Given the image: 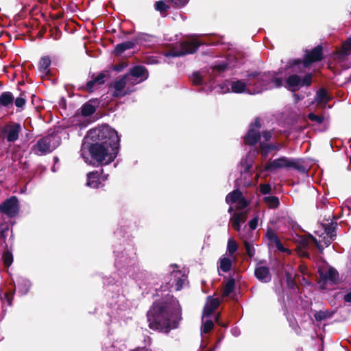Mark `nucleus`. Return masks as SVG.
I'll use <instances>...</instances> for the list:
<instances>
[{
    "mask_svg": "<svg viewBox=\"0 0 351 351\" xmlns=\"http://www.w3.org/2000/svg\"><path fill=\"white\" fill-rule=\"evenodd\" d=\"M315 101L318 104H326L328 101L327 92L324 89H320L316 93Z\"/></svg>",
    "mask_w": 351,
    "mask_h": 351,
    "instance_id": "obj_34",
    "label": "nucleus"
},
{
    "mask_svg": "<svg viewBox=\"0 0 351 351\" xmlns=\"http://www.w3.org/2000/svg\"><path fill=\"white\" fill-rule=\"evenodd\" d=\"M320 276L324 284L327 282L331 285L335 284L339 278L338 272L333 268H329L326 272H322Z\"/></svg>",
    "mask_w": 351,
    "mask_h": 351,
    "instance_id": "obj_25",
    "label": "nucleus"
},
{
    "mask_svg": "<svg viewBox=\"0 0 351 351\" xmlns=\"http://www.w3.org/2000/svg\"><path fill=\"white\" fill-rule=\"evenodd\" d=\"M308 119L317 123H322L324 121V117L315 114L314 113H309L308 115Z\"/></svg>",
    "mask_w": 351,
    "mask_h": 351,
    "instance_id": "obj_46",
    "label": "nucleus"
},
{
    "mask_svg": "<svg viewBox=\"0 0 351 351\" xmlns=\"http://www.w3.org/2000/svg\"><path fill=\"white\" fill-rule=\"evenodd\" d=\"M321 226H322L323 232L320 234H318L319 238H315L314 241L319 250L322 252L323 250L328 247L335 239V227L337 223H334V221H331L329 225L321 223Z\"/></svg>",
    "mask_w": 351,
    "mask_h": 351,
    "instance_id": "obj_7",
    "label": "nucleus"
},
{
    "mask_svg": "<svg viewBox=\"0 0 351 351\" xmlns=\"http://www.w3.org/2000/svg\"><path fill=\"white\" fill-rule=\"evenodd\" d=\"M226 69L227 64L222 62L208 69H202L194 72L191 77V80L195 85L203 86L202 90L206 93L216 90L215 92L217 93L225 94L231 91L230 82L225 81L215 86L214 78L224 72Z\"/></svg>",
    "mask_w": 351,
    "mask_h": 351,
    "instance_id": "obj_5",
    "label": "nucleus"
},
{
    "mask_svg": "<svg viewBox=\"0 0 351 351\" xmlns=\"http://www.w3.org/2000/svg\"><path fill=\"white\" fill-rule=\"evenodd\" d=\"M253 162V156L249 154L241 160V167L244 171L247 172L252 168Z\"/></svg>",
    "mask_w": 351,
    "mask_h": 351,
    "instance_id": "obj_33",
    "label": "nucleus"
},
{
    "mask_svg": "<svg viewBox=\"0 0 351 351\" xmlns=\"http://www.w3.org/2000/svg\"><path fill=\"white\" fill-rule=\"evenodd\" d=\"M105 77L106 75L103 73H99L96 77H93L92 80L86 83V89L90 92H93L95 89L98 88L104 84Z\"/></svg>",
    "mask_w": 351,
    "mask_h": 351,
    "instance_id": "obj_22",
    "label": "nucleus"
},
{
    "mask_svg": "<svg viewBox=\"0 0 351 351\" xmlns=\"http://www.w3.org/2000/svg\"><path fill=\"white\" fill-rule=\"evenodd\" d=\"M237 243L232 239H229L227 250L230 256H232L237 250Z\"/></svg>",
    "mask_w": 351,
    "mask_h": 351,
    "instance_id": "obj_42",
    "label": "nucleus"
},
{
    "mask_svg": "<svg viewBox=\"0 0 351 351\" xmlns=\"http://www.w3.org/2000/svg\"><path fill=\"white\" fill-rule=\"evenodd\" d=\"M135 351H152V350L148 348H143L137 349Z\"/></svg>",
    "mask_w": 351,
    "mask_h": 351,
    "instance_id": "obj_59",
    "label": "nucleus"
},
{
    "mask_svg": "<svg viewBox=\"0 0 351 351\" xmlns=\"http://www.w3.org/2000/svg\"><path fill=\"white\" fill-rule=\"evenodd\" d=\"M226 201L229 204H234L237 208L240 210H243L248 206V202L244 198L242 193L237 189L228 193Z\"/></svg>",
    "mask_w": 351,
    "mask_h": 351,
    "instance_id": "obj_17",
    "label": "nucleus"
},
{
    "mask_svg": "<svg viewBox=\"0 0 351 351\" xmlns=\"http://www.w3.org/2000/svg\"><path fill=\"white\" fill-rule=\"evenodd\" d=\"M16 281V285H15V287L17 289L18 293L20 295H26L32 287L31 282L28 279L22 276H19Z\"/></svg>",
    "mask_w": 351,
    "mask_h": 351,
    "instance_id": "obj_21",
    "label": "nucleus"
},
{
    "mask_svg": "<svg viewBox=\"0 0 351 351\" xmlns=\"http://www.w3.org/2000/svg\"><path fill=\"white\" fill-rule=\"evenodd\" d=\"M155 8L159 11L161 14L167 11L169 7L163 1H156L155 3Z\"/></svg>",
    "mask_w": 351,
    "mask_h": 351,
    "instance_id": "obj_44",
    "label": "nucleus"
},
{
    "mask_svg": "<svg viewBox=\"0 0 351 351\" xmlns=\"http://www.w3.org/2000/svg\"><path fill=\"white\" fill-rule=\"evenodd\" d=\"M151 329L168 333L178 327L182 320V309L173 296L165 301L156 302L147 314Z\"/></svg>",
    "mask_w": 351,
    "mask_h": 351,
    "instance_id": "obj_2",
    "label": "nucleus"
},
{
    "mask_svg": "<svg viewBox=\"0 0 351 351\" xmlns=\"http://www.w3.org/2000/svg\"><path fill=\"white\" fill-rule=\"evenodd\" d=\"M107 178H108V175H106H106H104V176L102 177V180H103V181H105V180L107 179Z\"/></svg>",
    "mask_w": 351,
    "mask_h": 351,
    "instance_id": "obj_60",
    "label": "nucleus"
},
{
    "mask_svg": "<svg viewBox=\"0 0 351 351\" xmlns=\"http://www.w3.org/2000/svg\"><path fill=\"white\" fill-rule=\"evenodd\" d=\"M110 88L112 90V95L114 97H122L134 91L133 88L128 85L124 76L114 81Z\"/></svg>",
    "mask_w": 351,
    "mask_h": 351,
    "instance_id": "obj_13",
    "label": "nucleus"
},
{
    "mask_svg": "<svg viewBox=\"0 0 351 351\" xmlns=\"http://www.w3.org/2000/svg\"><path fill=\"white\" fill-rule=\"evenodd\" d=\"M2 259L3 261V264L5 267H10L13 262V256L12 254L8 250L5 251L2 256Z\"/></svg>",
    "mask_w": 351,
    "mask_h": 351,
    "instance_id": "obj_41",
    "label": "nucleus"
},
{
    "mask_svg": "<svg viewBox=\"0 0 351 351\" xmlns=\"http://www.w3.org/2000/svg\"><path fill=\"white\" fill-rule=\"evenodd\" d=\"M283 77L274 71L252 72L247 78L230 82L231 92L237 94L255 95L282 86Z\"/></svg>",
    "mask_w": 351,
    "mask_h": 351,
    "instance_id": "obj_4",
    "label": "nucleus"
},
{
    "mask_svg": "<svg viewBox=\"0 0 351 351\" xmlns=\"http://www.w3.org/2000/svg\"><path fill=\"white\" fill-rule=\"evenodd\" d=\"M110 284H111L112 285H113V284L112 283V282H111V281H109V282H108V285H110Z\"/></svg>",
    "mask_w": 351,
    "mask_h": 351,
    "instance_id": "obj_62",
    "label": "nucleus"
},
{
    "mask_svg": "<svg viewBox=\"0 0 351 351\" xmlns=\"http://www.w3.org/2000/svg\"><path fill=\"white\" fill-rule=\"evenodd\" d=\"M171 276L173 277L172 286H174L176 291H180L183 288L184 283L186 280V276L179 270H173L171 272Z\"/></svg>",
    "mask_w": 351,
    "mask_h": 351,
    "instance_id": "obj_23",
    "label": "nucleus"
},
{
    "mask_svg": "<svg viewBox=\"0 0 351 351\" xmlns=\"http://www.w3.org/2000/svg\"><path fill=\"white\" fill-rule=\"evenodd\" d=\"M219 315L216 317V322H218V319H219Z\"/></svg>",
    "mask_w": 351,
    "mask_h": 351,
    "instance_id": "obj_63",
    "label": "nucleus"
},
{
    "mask_svg": "<svg viewBox=\"0 0 351 351\" xmlns=\"http://www.w3.org/2000/svg\"><path fill=\"white\" fill-rule=\"evenodd\" d=\"M281 168H293L303 173L306 171V168L299 160L289 159L285 156L274 160L266 166L265 169L271 171Z\"/></svg>",
    "mask_w": 351,
    "mask_h": 351,
    "instance_id": "obj_9",
    "label": "nucleus"
},
{
    "mask_svg": "<svg viewBox=\"0 0 351 351\" xmlns=\"http://www.w3.org/2000/svg\"><path fill=\"white\" fill-rule=\"evenodd\" d=\"M261 154L263 157L266 158L268 156V154L271 152L272 150L279 149V146L278 145H269L264 142H261L260 143Z\"/></svg>",
    "mask_w": 351,
    "mask_h": 351,
    "instance_id": "obj_32",
    "label": "nucleus"
},
{
    "mask_svg": "<svg viewBox=\"0 0 351 351\" xmlns=\"http://www.w3.org/2000/svg\"><path fill=\"white\" fill-rule=\"evenodd\" d=\"M119 141L117 131L108 125L91 129L84 137L80 155L88 164L93 159L101 165H108L117 156Z\"/></svg>",
    "mask_w": 351,
    "mask_h": 351,
    "instance_id": "obj_1",
    "label": "nucleus"
},
{
    "mask_svg": "<svg viewBox=\"0 0 351 351\" xmlns=\"http://www.w3.org/2000/svg\"><path fill=\"white\" fill-rule=\"evenodd\" d=\"M266 237L267 239L271 242L274 243L276 247L282 252H289V250L287 248H285L283 245L282 244L281 241L278 239L276 234L271 229L269 228L266 232Z\"/></svg>",
    "mask_w": 351,
    "mask_h": 351,
    "instance_id": "obj_24",
    "label": "nucleus"
},
{
    "mask_svg": "<svg viewBox=\"0 0 351 351\" xmlns=\"http://www.w3.org/2000/svg\"><path fill=\"white\" fill-rule=\"evenodd\" d=\"M115 255L114 266L118 273L114 274L113 280L117 275L121 278L119 282L116 280V283L119 285L123 282V278L128 276L136 280L138 283L140 288L143 289L144 286L151 285L152 280H154L152 276L147 271H138L136 273V250L133 244L127 243L124 245L120 244L117 249L114 250Z\"/></svg>",
    "mask_w": 351,
    "mask_h": 351,
    "instance_id": "obj_3",
    "label": "nucleus"
},
{
    "mask_svg": "<svg viewBox=\"0 0 351 351\" xmlns=\"http://www.w3.org/2000/svg\"><path fill=\"white\" fill-rule=\"evenodd\" d=\"M61 143V138L58 133L52 132L50 134L39 139L34 146V150L38 155H44L51 152Z\"/></svg>",
    "mask_w": 351,
    "mask_h": 351,
    "instance_id": "obj_6",
    "label": "nucleus"
},
{
    "mask_svg": "<svg viewBox=\"0 0 351 351\" xmlns=\"http://www.w3.org/2000/svg\"><path fill=\"white\" fill-rule=\"evenodd\" d=\"M9 226L10 224L8 221H4L0 224V235L2 237L5 238L7 237L8 232L9 231Z\"/></svg>",
    "mask_w": 351,
    "mask_h": 351,
    "instance_id": "obj_43",
    "label": "nucleus"
},
{
    "mask_svg": "<svg viewBox=\"0 0 351 351\" xmlns=\"http://www.w3.org/2000/svg\"><path fill=\"white\" fill-rule=\"evenodd\" d=\"M86 186L93 189H98L101 186L98 171H92L87 174Z\"/></svg>",
    "mask_w": 351,
    "mask_h": 351,
    "instance_id": "obj_26",
    "label": "nucleus"
},
{
    "mask_svg": "<svg viewBox=\"0 0 351 351\" xmlns=\"http://www.w3.org/2000/svg\"><path fill=\"white\" fill-rule=\"evenodd\" d=\"M19 210V201L15 196L6 199L0 205V212L10 217L16 216Z\"/></svg>",
    "mask_w": 351,
    "mask_h": 351,
    "instance_id": "obj_15",
    "label": "nucleus"
},
{
    "mask_svg": "<svg viewBox=\"0 0 351 351\" xmlns=\"http://www.w3.org/2000/svg\"><path fill=\"white\" fill-rule=\"evenodd\" d=\"M344 300L347 302H351V291L345 295Z\"/></svg>",
    "mask_w": 351,
    "mask_h": 351,
    "instance_id": "obj_55",
    "label": "nucleus"
},
{
    "mask_svg": "<svg viewBox=\"0 0 351 351\" xmlns=\"http://www.w3.org/2000/svg\"><path fill=\"white\" fill-rule=\"evenodd\" d=\"M334 59L345 69L351 66V38L343 44L341 49L335 55Z\"/></svg>",
    "mask_w": 351,
    "mask_h": 351,
    "instance_id": "obj_12",
    "label": "nucleus"
},
{
    "mask_svg": "<svg viewBox=\"0 0 351 351\" xmlns=\"http://www.w3.org/2000/svg\"><path fill=\"white\" fill-rule=\"evenodd\" d=\"M124 77L128 85L133 88L134 85L143 82L148 77V72L143 66H135L130 69Z\"/></svg>",
    "mask_w": 351,
    "mask_h": 351,
    "instance_id": "obj_11",
    "label": "nucleus"
},
{
    "mask_svg": "<svg viewBox=\"0 0 351 351\" xmlns=\"http://www.w3.org/2000/svg\"><path fill=\"white\" fill-rule=\"evenodd\" d=\"M262 136L264 138V141L267 142L271 139L272 136V132L271 131H264Z\"/></svg>",
    "mask_w": 351,
    "mask_h": 351,
    "instance_id": "obj_51",
    "label": "nucleus"
},
{
    "mask_svg": "<svg viewBox=\"0 0 351 351\" xmlns=\"http://www.w3.org/2000/svg\"><path fill=\"white\" fill-rule=\"evenodd\" d=\"M246 221H233L232 223V227L241 233V227L243 226L244 228L246 227V224L245 223Z\"/></svg>",
    "mask_w": 351,
    "mask_h": 351,
    "instance_id": "obj_45",
    "label": "nucleus"
},
{
    "mask_svg": "<svg viewBox=\"0 0 351 351\" xmlns=\"http://www.w3.org/2000/svg\"><path fill=\"white\" fill-rule=\"evenodd\" d=\"M219 305V300L217 298L208 296L203 310L202 319L204 320L206 317H210L212 313L217 308Z\"/></svg>",
    "mask_w": 351,
    "mask_h": 351,
    "instance_id": "obj_19",
    "label": "nucleus"
},
{
    "mask_svg": "<svg viewBox=\"0 0 351 351\" xmlns=\"http://www.w3.org/2000/svg\"><path fill=\"white\" fill-rule=\"evenodd\" d=\"M150 64H158L159 61L156 58H152L149 60Z\"/></svg>",
    "mask_w": 351,
    "mask_h": 351,
    "instance_id": "obj_57",
    "label": "nucleus"
},
{
    "mask_svg": "<svg viewBox=\"0 0 351 351\" xmlns=\"http://www.w3.org/2000/svg\"><path fill=\"white\" fill-rule=\"evenodd\" d=\"M235 287V281L234 278H230L226 282L223 290L222 295L223 297L228 296L234 290Z\"/></svg>",
    "mask_w": 351,
    "mask_h": 351,
    "instance_id": "obj_36",
    "label": "nucleus"
},
{
    "mask_svg": "<svg viewBox=\"0 0 351 351\" xmlns=\"http://www.w3.org/2000/svg\"><path fill=\"white\" fill-rule=\"evenodd\" d=\"M311 74L306 75L302 80L297 75H291L287 79V87L289 90L294 92L300 86H309L311 83Z\"/></svg>",
    "mask_w": 351,
    "mask_h": 351,
    "instance_id": "obj_16",
    "label": "nucleus"
},
{
    "mask_svg": "<svg viewBox=\"0 0 351 351\" xmlns=\"http://www.w3.org/2000/svg\"><path fill=\"white\" fill-rule=\"evenodd\" d=\"M15 106L18 108H22L25 104V99L23 97H17L14 100Z\"/></svg>",
    "mask_w": 351,
    "mask_h": 351,
    "instance_id": "obj_50",
    "label": "nucleus"
},
{
    "mask_svg": "<svg viewBox=\"0 0 351 351\" xmlns=\"http://www.w3.org/2000/svg\"><path fill=\"white\" fill-rule=\"evenodd\" d=\"M245 247L247 255L252 257L254 255V249L250 243L245 242Z\"/></svg>",
    "mask_w": 351,
    "mask_h": 351,
    "instance_id": "obj_47",
    "label": "nucleus"
},
{
    "mask_svg": "<svg viewBox=\"0 0 351 351\" xmlns=\"http://www.w3.org/2000/svg\"><path fill=\"white\" fill-rule=\"evenodd\" d=\"M117 306V309H120L121 311H123L125 308V306H122L119 304H118L117 302L114 304V308H116V306Z\"/></svg>",
    "mask_w": 351,
    "mask_h": 351,
    "instance_id": "obj_56",
    "label": "nucleus"
},
{
    "mask_svg": "<svg viewBox=\"0 0 351 351\" xmlns=\"http://www.w3.org/2000/svg\"><path fill=\"white\" fill-rule=\"evenodd\" d=\"M332 314L333 313L329 311H319L315 313L314 317L317 321L320 322L330 318Z\"/></svg>",
    "mask_w": 351,
    "mask_h": 351,
    "instance_id": "obj_38",
    "label": "nucleus"
},
{
    "mask_svg": "<svg viewBox=\"0 0 351 351\" xmlns=\"http://www.w3.org/2000/svg\"><path fill=\"white\" fill-rule=\"evenodd\" d=\"M14 101V97L12 93L10 92H3L0 95V105L10 108L12 106Z\"/></svg>",
    "mask_w": 351,
    "mask_h": 351,
    "instance_id": "obj_29",
    "label": "nucleus"
},
{
    "mask_svg": "<svg viewBox=\"0 0 351 351\" xmlns=\"http://www.w3.org/2000/svg\"><path fill=\"white\" fill-rule=\"evenodd\" d=\"M136 44L134 40H128L116 45L114 49V53L117 56H119L123 53L125 51L133 49Z\"/></svg>",
    "mask_w": 351,
    "mask_h": 351,
    "instance_id": "obj_28",
    "label": "nucleus"
},
{
    "mask_svg": "<svg viewBox=\"0 0 351 351\" xmlns=\"http://www.w3.org/2000/svg\"><path fill=\"white\" fill-rule=\"evenodd\" d=\"M261 125L258 118L256 119L255 121L250 124L249 130L244 137L245 144L254 145L261 138L260 129Z\"/></svg>",
    "mask_w": 351,
    "mask_h": 351,
    "instance_id": "obj_14",
    "label": "nucleus"
},
{
    "mask_svg": "<svg viewBox=\"0 0 351 351\" xmlns=\"http://www.w3.org/2000/svg\"><path fill=\"white\" fill-rule=\"evenodd\" d=\"M95 110V107L90 103L84 104L81 108V113L84 117L92 115Z\"/></svg>",
    "mask_w": 351,
    "mask_h": 351,
    "instance_id": "obj_35",
    "label": "nucleus"
},
{
    "mask_svg": "<svg viewBox=\"0 0 351 351\" xmlns=\"http://www.w3.org/2000/svg\"><path fill=\"white\" fill-rule=\"evenodd\" d=\"M322 47L321 46H317L306 53L302 61L299 59L295 60L293 63L291 64L290 66L293 69L294 71H297L296 67L300 68L301 65H302L303 67H308L313 62L322 60Z\"/></svg>",
    "mask_w": 351,
    "mask_h": 351,
    "instance_id": "obj_10",
    "label": "nucleus"
},
{
    "mask_svg": "<svg viewBox=\"0 0 351 351\" xmlns=\"http://www.w3.org/2000/svg\"><path fill=\"white\" fill-rule=\"evenodd\" d=\"M202 328H201V332L202 333H208L210 332L212 328H213V322L210 319V317H206L205 319H202Z\"/></svg>",
    "mask_w": 351,
    "mask_h": 351,
    "instance_id": "obj_37",
    "label": "nucleus"
},
{
    "mask_svg": "<svg viewBox=\"0 0 351 351\" xmlns=\"http://www.w3.org/2000/svg\"><path fill=\"white\" fill-rule=\"evenodd\" d=\"M46 0H39V2L41 3H45Z\"/></svg>",
    "mask_w": 351,
    "mask_h": 351,
    "instance_id": "obj_61",
    "label": "nucleus"
},
{
    "mask_svg": "<svg viewBox=\"0 0 351 351\" xmlns=\"http://www.w3.org/2000/svg\"><path fill=\"white\" fill-rule=\"evenodd\" d=\"M13 292L12 291H8L6 293H3L2 290L0 289V300L1 301L4 303L5 302H7L8 305L10 306L12 304V301L13 300Z\"/></svg>",
    "mask_w": 351,
    "mask_h": 351,
    "instance_id": "obj_40",
    "label": "nucleus"
},
{
    "mask_svg": "<svg viewBox=\"0 0 351 351\" xmlns=\"http://www.w3.org/2000/svg\"><path fill=\"white\" fill-rule=\"evenodd\" d=\"M154 36L150 34L138 33L134 37V40L136 45L149 46L154 41Z\"/></svg>",
    "mask_w": 351,
    "mask_h": 351,
    "instance_id": "obj_27",
    "label": "nucleus"
},
{
    "mask_svg": "<svg viewBox=\"0 0 351 351\" xmlns=\"http://www.w3.org/2000/svg\"><path fill=\"white\" fill-rule=\"evenodd\" d=\"M114 234L116 237H125V234L123 232V230H122V228H121L120 229H117L115 232H114Z\"/></svg>",
    "mask_w": 351,
    "mask_h": 351,
    "instance_id": "obj_54",
    "label": "nucleus"
},
{
    "mask_svg": "<svg viewBox=\"0 0 351 351\" xmlns=\"http://www.w3.org/2000/svg\"><path fill=\"white\" fill-rule=\"evenodd\" d=\"M256 278L263 283H267L271 280V275L267 267L258 265L254 270Z\"/></svg>",
    "mask_w": 351,
    "mask_h": 351,
    "instance_id": "obj_20",
    "label": "nucleus"
},
{
    "mask_svg": "<svg viewBox=\"0 0 351 351\" xmlns=\"http://www.w3.org/2000/svg\"><path fill=\"white\" fill-rule=\"evenodd\" d=\"M51 65V60L49 56L43 57L39 62V70L41 73L47 74Z\"/></svg>",
    "mask_w": 351,
    "mask_h": 351,
    "instance_id": "obj_31",
    "label": "nucleus"
},
{
    "mask_svg": "<svg viewBox=\"0 0 351 351\" xmlns=\"http://www.w3.org/2000/svg\"><path fill=\"white\" fill-rule=\"evenodd\" d=\"M261 192L264 194H269L271 191V186L269 184H262L260 186Z\"/></svg>",
    "mask_w": 351,
    "mask_h": 351,
    "instance_id": "obj_49",
    "label": "nucleus"
},
{
    "mask_svg": "<svg viewBox=\"0 0 351 351\" xmlns=\"http://www.w3.org/2000/svg\"><path fill=\"white\" fill-rule=\"evenodd\" d=\"M231 333L233 336L238 337L240 335L241 332L238 328L234 327L231 329Z\"/></svg>",
    "mask_w": 351,
    "mask_h": 351,
    "instance_id": "obj_53",
    "label": "nucleus"
},
{
    "mask_svg": "<svg viewBox=\"0 0 351 351\" xmlns=\"http://www.w3.org/2000/svg\"><path fill=\"white\" fill-rule=\"evenodd\" d=\"M218 267L223 272H228L232 267V260L228 257H221L219 259V265Z\"/></svg>",
    "mask_w": 351,
    "mask_h": 351,
    "instance_id": "obj_30",
    "label": "nucleus"
},
{
    "mask_svg": "<svg viewBox=\"0 0 351 351\" xmlns=\"http://www.w3.org/2000/svg\"><path fill=\"white\" fill-rule=\"evenodd\" d=\"M263 199L265 203L270 208H276L279 205V199L276 196H265Z\"/></svg>",
    "mask_w": 351,
    "mask_h": 351,
    "instance_id": "obj_39",
    "label": "nucleus"
},
{
    "mask_svg": "<svg viewBox=\"0 0 351 351\" xmlns=\"http://www.w3.org/2000/svg\"><path fill=\"white\" fill-rule=\"evenodd\" d=\"M258 221H249L248 226L250 230H255L257 227Z\"/></svg>",
    "mask_w": 351,
    "mask_h": 351,
    "instance_id": "obj_52",
    "label": "nucleus"
},
{
    "mask_svg": "<svg viewBox=\"0 0 351 351\" xmlns=\"http://www.w3.org/2000/svg\"><path fill=\"white\" fill-rule=\"evenodd\" d=\"M21 130V125L19 123H14L5 125L2 132L3 133L4 138L8 142H14L19 138Z\"/></svg>",
    "mask_w": 351,
    "mask_h": 351,
    "instance_id": "obj_18",
    "label": "nucleus"
},
{
    "mask_svg": "<svg viewBox=\"0 0 351 351\" xmlns=\"http://www.w3.org/2000/svg\"><path fill=\"white\" fill-rule=\"evenodd\" d=\"M169 1L171 2L174 5L182 7L185 5L189 0H168Z\"/></svg>",
    "mask_w": 351,
    "mask_h": 351,
    "instance_id": "obj_48",
    "label": "nucleus"
},
{
    "mask_svg": "<svg viewBox=\"0 0 351 351\" xmlns=\"http://www.w3.org/2000/svg\"><path fill=\"white\" fill-rule=\"evenodd\" d=\"M200 45L196 39L182 42L179 48H173L165 53L166 58L180 57L195 53Z\"/></svg>",
    "mask_w": 351,
    "mask_h": 351,
    "instance_id": "obj_8",
    "label": "nucleus"
},
{
    "mask_svg": "<svg viewBox=\"0 0 351 351\" xmlns=\"http://www.w3.org/2000/svg\"><path fill=\"white\" fill-rule=\"evenodd\" d=\"M118 301L117 302H124V297L123 296H120V295H118Z\"/></svg>",
    "mask_w": 351,
    "mask_h": 351,
    "instance_id": "obj_58",
    "label": "nucleus"
}]
</instances>
